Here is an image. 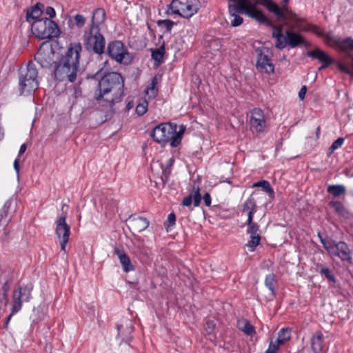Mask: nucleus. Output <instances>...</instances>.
<instances>
[{
    "mask_svg": "<svg viewBox=\"0 0 353 353\" xmlns=\"http://www.w3.org/2000/svg\"><path fill=\"white\" fill-rule=\"evenodd\" d=\"M257 205L252 196L249 197L243 205V212L248 213V219L253 220V214L256 212Z\"/></svg>",
    "mask_w": 353,
    "mask_h": 353,
    "instance_id": "obj_27",
    "label": "nucleus"
},
{
    "mask_svg": "<svg viewBox=\"0 0 353 353\" xmlns=\"http://www.w3.org/2000/svg\"><path fill=\"white\" fill-rule=\"evenodd\" d=\"M161 23L163 24H164L165 28L168 30H170L172 28V26H174V22L169 20V19H166V20H163L161 21Z\"/></svg>",
    "mask_w": 353,
    "mask_h": 353,
    "instance_id": "obj_50",
    "label": "nucleus"
},
{
    "mask_svg": "<svg viewBox=\"0 0 353 353\" xmlns=\"http://www.w3.org/2000/svg\"><path fill=\"white\" fill-rule=\"evenodd\" d=\"M14 314H12V312L11 311V314L8 316L7 320L5 323V328H6V329L8 328V323Z\"/></svg>",
    "mask_w": 353,
    "mask_h": 353,
    "instance_id": "obj_57",
    "label": "nucleus"
},
{
    "mask_svg": "<svg viewBox=\"0 0 353 353\" xmlns=\"http://www.w3.org/2000/svg\"><path fill=\"white\" fill-rule=\"evenodd\" d=\"M74 97L77 99L79 97H81V89L79 88V87H74V94H73Z\"/></svg>",
    "mask_w": 353,
    "mask_h": 353,
    "instance_id": "obj_54",
    "label": "nucleus"
},
{
    "mask_svg": "<svg viewBox=\"0 0 353 353\" xmlns=\"http://www.w3.org/2000/svg\"><path fill=\"white\" fill-rule=\"evenodd\" d=\"M177 126L170 123H163L155 127L152 131L150 136L157 143L162 145L170 142L172 148L177 147L182 139L185 128L181 127L176 131Z\"/></svg>",
    "mask_w": 353,
    "mask_h": 353,
    "instance_id": "obj_4",
    "label": "nucleus"
},
{
    "mask_svg": "<svg viewBox=\"0 0 353 353\" xmlns=\"http://www.w3.org/2000/svg\"><path fill=\"white\" fill-rule=\"evenodd\" d=\"M173 163H174V159H170L169 165H167L163 170L162 176H161V181H163V183H165L169 178V176L171 173V166L172 165Z\"/></svg>",
    "mask_w": 353,
    "mask_h": 353,
    "instance_id": "obj_39",
    "label": "nucleus"
},
{
    "mask_svg": "<svg viewBox=\"0 0 353 353\" xmlns=\"http://www.w3.org/2000/svg\"><path fill=\"white\" fill-rule=\"evenodd\" d=\"M14 168L17 173V174L19 172V157H17L14 161Z\"/></svg>",
    "mask_w": 353,
    "mask_h": 353,
    "instance_id": "obj_55",
    "label": "nucleus"
},
{
    "mask_svg": "<svg viewBox=\"0 0 353 353\" xmlns=\"http://www.w3.org/2000/svg\"><path fill=\"white\" fill-rule=\"evenodd\" d=\"M44 6L41 3H37L34 6L28 10L26 12V21L31 24L34 20L40 19L39 17L43 12Z\"/></svg>",
    "mask_w": 353,
    "mask_h": 353,
    "instance_id": "obj_23",
    "label": "nucleus"
},
{
    "mask_svg": "<svg viewBox=\"0 0 353 353\" xmlns=\"http://www.w3.org/2000/svg\"><path fill=\"white\" fill-rule=\"evenodd\" d=\"M206 325H207V330L209 332L212 331L215 327V323H214L213 321H210V320L207 321Z\"/></svg>",
    "mask_w": 353,
    "mask_h": 353,
    "instance_id": "obj_53",
    "label": "nucleus"
},
{
    "mask_svg": "<svg viewBox=\"0 0 353 353\" xmlns=\"http://www.w3.org/2000/svg\"><path fill=\"white\" fill-rule=\"evenodd\" d=\"M338 68L341 71H342L347 74H350L351 76H353V71L350 68H349L347 65H345V64L339 63Z\"/></svg>",
    "mask_w": 353,
    "mask_h": 353,
    "instance_id": "obj_47",
    "label": "nucleus"
},
{
    "mask_svg": "<svg viewBox=\"0 0 353 353\" xmlns=\"http://www.w3.org/2000/svg\"><path fill=\"white\" fill-rule=\"evenodd\" d=\"M268 25L272 28V37L276 39L275 47L278 49H283L286 46L294 48L299 45L304 43V38L300 33L294 32V30H302V20L299 23V27L295 28L296 26L295 22H290L286 24L289 29L283 33V26L272 25L269 21L266 22Z\"/></svg>",
    "mask_w": 353,
    "mask_h": 353,
    "instance_id": "obj_3",
    "label": "nucleus"
},
{
    "mask_svg": "<svg viewBox=\"0 0 353 353\" xmlns=\"http://www.w3.org/2000/svg\"><path fill=\"white\" fill-rule=\"evenodd\" d=\"M250 234V236H260L258 232H248Z\"/></svg>",
    "mask_w": 353,
    "mask_h": 353,
    "instance_id": "obj_59",
    "label": "nucleus"
},
{
    "mask_svg": "<svg viewBox=\"0 0 353 353\" xmlns=\"http://www.w3.org/2000/svg\"><path fill=\"white\" fill-rule=\"evenodd\" d=\"M230 2H232L233 4H231V3H229L228 6H238L240 4V2L241 0H228ZM243 5L244 6H247L248 5L249 3H254V2H251L250 1H248V0H243Z\"/></svg>",
    "mask_w": 353,
    "mask_h": 353,
    "instance_id": "obj_49",
    "label": "nucleus"
},
{
    "mask_svg": "<svg viewBox=\"0 0 353 353\" xmlns=\"http://www.w3.org/2000/svg\"><path fill=\"white\" fill-rule=\"evenodd\" d=\"M292 329L289 327L282 328L278 333L276 341L281 345H284L291 339Z\"/></svg>",
    "mask_w": 353,
    "mask_h": 353,
    "instance_id": "obj_32",
    "label": "nucleus"
},
{
    "mask_svg": "<svg viewBox=\"0 0 353 353\" xmlns=\"http://www.w3.org/2000/svg\"><path fill=\"white\" fill-rule=\"evenodd\" d=\"M213 43H214L216 46H218L220 43L219 40L216 39L213 41Z\"/></svg>",
    "mask_w": 353,
    "mask_h": 353,
    "instance_id": "obj_61",
    "label": "nucleus"
},
{
    "mask_svg": "<svg viewBox=\"0 0 353 353\" xmlns=\"http://www.w3.org/2000/svg\"><path fill=\"white\" fill-rule=\"evenodd\" d=\"M66 214L63 213L55 221V234L59 241L61 250L64 252L70 234V227L66 223Z\"/></svg>",
    "mask_w": 353,
    "mask_h": 353,
    "instance_id": "obj_13",
    "label": "nucleus"
},
{
    "mask_svg": "<svg viewBox=\"0 0 353 353\" xmlns=\"http://www.w3.org/2000/svg\"><path fill=\"white\" fill-rule=\"evenodd\" d=\"M82 46L79 42L70 43L54 70V77L59 81L74 82L79 72Z\"/></svg>",
    "mask_w": 353,
    "mask_h": 353,
    "instance_id": "obj_1",
    "label": "nucleus"
},
{
    "mask_svg": "<svg viewBox=\"0 0 353 353\" xmlns=\"http://www.w3.org/2000/svg\"><path fill=\"white\" fill-rule=\"evenodd\" d=\"M193 200L194 205L199 206L201 200V195L200 194V189L198 187L196 190L194 191V193L192 195L183 198L182 201V204L184 206H190Z\"/></svg>",
    "mask_w": 353,
    "mask_h": 353,
    "instance_id": "obj_29",
    "label": "nucleus"
},
{
    "mask_svg": "<svg viewBox=\"0 0 353 353\" xmlns=\"http://www.w3.org/2000/svg\"><path fill=\"white\" fill-rule=\"evenodd\" d=\"M31 291L32 288H30L26 287L22 288L20 286L14 290L12 295V305L11 309L12 314H16L21 310L22 307L23 297H24L25 301H30V300L32 299Z\"/></svg>",
    "mask_w": 353,
    "mask_h": 353,
    "instance_id": "obj_14",
    "label": "nucleus"
},
{
    "mask_svg": "<svg viewBox=\"0 0 353 353\" xmlns=\"http://www.w3.org/2000/svg\"><path fill=\"white\" fill-rule=\"evenodd\" d=\"M114 252L118 256L123 270L125 272H129L134 270V267L132 265L130 257L125 254L122 248L115 247Z\"/></svg>",
    "mask_w": 353,
    "mask_h": 353,
    "instance_id": "obj_20",
    "label": "nucleus"
},
{
    "mask_svg": "<svg viewBox=\"0 0 353 353\" xmlns=\"http://www.w3.org/2000/svg\"><path fill=\"white\" fill-rule=\"evenodd\" d=\"M9 205L6 203L3 208L0 210V222L7 217L8 214Z\"/></svg>",
    "mask_w": 353,
    "mask_h": 353,
    "instance_id": "obj_46",
    "label": "nucleus"
},
{
    "mask_svg": "<svg viewBox=\"0 0 353 353\" xmlns=\"http://www.w3.org/2000/svg\"><path fill=\"white\" fill-rule=\"evenodd\" d=\"M31 31L39 39L54 38L59 34L58 25L54 21L47 17L41 18L32 21Z\"/></svg>",
    "mask_w": 353,
    "mask_h": 353,
    "instance_id": "obj_7",
    "label": "nucleus"
},
{
    "mask_svg": "<svg viewBox=\"0 0 353 353\" xmlns=\"http://www.w3.org/2000/svg\"><path fill=\"white\" fill-rule=\"evenodd\" d=\"M161 80V77L155 75L152 79L150 85L147 88L145 92L150 99H154L158 93L157 85Z\"/></svg>",
    "mask_w": 353,
    "mask_h": 353,
    "instance_id": "obj_30",
    "label": "nucleus"
},
{
    "mask_svg": "<svg viewBox=\"0 0 353 353\" xmlns=\"http://www.w3.org/2000/svg\"><path fill=\"white\" fill-rule=\"evenodd\" d=\"M165 53L164 46H161L157 49L152 50V58L159 63H162L163 55Z\"/></svg>",
    "mask_w": 353,
    "mask_h": 353,
    "instance_id": "obj_35",
    "label": "nucleus"
},
{
    "mask_svg": "<svg viewBox=\"0 0 353 353\" xmlns=\"http://www.w3.org/2000/svg\"><path fill=\"white\" fill-rule=\"evenodd\" d=\"M26 149H27L26 144V143L22 144L20 147L17 157H19L22 154H23L26 152Z\"/></svg>",
    "mask_w": 353,
    "mask_h": 353,
    "instance_id": "obj_56",
    "label": "nucleus"
},
{
    "mask_svg": "<svg viewBox=\"0 0 353 353\" xmlns=\"http://www.w3.org/2000/svg\"><path fill=\"white\" fill-rule=\"evenodd\" d=\"M169 6L173 13L190 19L198 12L201 3L199 0H172Z\"/></svg>",
    "mask_w": 353,
    "mask_h": 353,
    "instance_id": "obj_9",
    "label": "nucleus"
},
{
    "mask_svg": "<svg viewBox=\"0 0 353 353\" xmlns=\"http://www.w3.org/2000/svg\"><path fill=\"white\" fill-rule=\"evenodd\" d=\"M325 39L327 41L333 42L342 51H353V39L351 37L341 40L339 39H336L330 34H326Z\"/></svg>",
    "mask_w": 353,
    "mask_h": 353,
    "instance_id": "obj_21",
    "label": "nucleus"
},
{
    "mask_svg": "<svg viewBox=\"0 0 353 353\" xmlns=\"http://www.w3.org/2000/svg\"><path fill=\"white\" fill-rule=\"evenodd\" d=\"M108 53L112 59L120 63L129 64L133 59L120 41L110 43L108 46Z\"/></svg>",
    "mask_w": 353,
    "mask_h": 353,
    "instance_id": "obj_11",
    "label": "nucleus"
},
{
    "mask_svg": "<svg viewBox=\"0 0 353 353\" xmlns=\"http://www.w3.org/2000/svg\"><path fill=\"white\" fill-rule=\"evenodd\" d=\"M281 345L276 340L274 341H272L265 353H276Z\"/></svg>",
    "mask_w": 353,
    "mask_h": 353,
    "instance_id": "obj_43",
    "label": "nucleus"
},
{
    "mask_svg": "<svg viewBox=\"0 0 353 353\" xmlns=\"http://www.w3.org/2000/svg\"><path fill=\"white\" fill-rule=\"evenodd\" d=\"M311 347L314 353H320L323 347V335L321 332H316L311 339Z\"/></svg>",
    "mask_w": 353,
    "mask_h": 353,
    "instance_id": "obj_26",
    "label": "nucleus"
},
{
    "mask_svg": "<svg viewBox=\"0 0 353 353\" xmlns=\"http://www.w3.org/2000/svg\"><path fill=\"white\" fill-rule=\"evenodd\" d=\"M203 201L206 206L211 205V196L209 193L206 192L203 196Z\"/></svg>",
    "mask_w": 353,
    "mask_h": 353,
    "instance_id": "obj_51",
    "label": "nucleus"
},
{
    "mask_svg": "<svg viewBox=\"0 0 353 353\" xmlns=\"http://www.w3.org/2000/svg\"><path fill=\"white\" fill-rule=\"evenodd\" d=\"M345 187L343 185H332L327 188L328 193L338 197L345 193Z\"/></svg>",
    "mask_w": 353,
    "mask_h": 353,
    "instance_id": "obj_34",
    "label": "nucleus"
},
{
    "mask_svg": "<svg viewBox=\"0 0 353 353\" xmlns=\"http://www.w3.org/2000/svg\"><path fill=\"white\" fill-rule=\"evenodd\" d=\"M54 53L52 50L40 49L35 54L34 59L42 68H48L54 63Z\"/></svg>",
    "mask_w": 353,
    "mask_h": 353,
    "instance_id": "obj_17",
    "label": "nucleus"
},
{
    "mask_svg": "<svg viewBox=\"0 0 353 353\" xmlns=\"http://www.w3.org/2000/svg\"><path fill=\"white\" fill-rule=\"evenodd\" d=\"M253 187H261L263 190L269 194L270 196L274 195V190L271 188L270 183L265 180H261L257 183H254Z\"/></svg>",
    "mask_w": 353,
    "mask_h": 353,
    "instance_id": "obj_36",
    "label": "nucleus"
},
{
    "mask_svg": "<svg viewBox=\"0 0 353 353\" xmlns=\"http://www.w3.org/2000/svg\"><path fill=\"white\" fill-rule=\"evenodd\" d=\"M129 228L132 232H141L149 226V221L141 216H131L129 219Z\"/></svg>",
    "mask_w": 353,
    "mask_h": 353,
    "instance_id": "obj_18",
    "label": "nucleus"
},
{
    "mask_svg": "<svg viewBox=\"0 0 353 353\" xmlns=\"http://www.w3.org/2000/svg\"><path fill=\"white\" fill-rule=\"evenodd\" d=\"M148 103L146 100L140 101L136 107V112L139 116L143 115L148 110Z\"/></svg>",
    "mask_w": 353,
    "mask_h": 353,
    "instance_id": "obj_38",
    "label": "nucleus"
},
{
    "mask_svg": "<svg viewBox=\"0 0 353 353\" xmlns=\"http://www.w3.org/2000/svg\"><path fill=\"white\" fill-rule=\"evenodd\" d=\"M175 221H176L175 215L174 214H170L168 215L166 222H165V223H164L167 231H168L169 227H172L174 225Z\"/></svg>",
    "mask_w": 353,
    "mask_h": 353,
    "instance_id": "obj_44",
    "label": "nucleus"
},
{
    "mask_svg": "<svg viewBox=\"0 0 353 353\" xmlns=\"http://www.w3.org/2000/svg\"><path fill=\"white\" fill-rule=\"evenodd\" d=\"M306 91H307V88H306V86L305 85H303L299 90V97L300 98L301 100H303L305 98V93H306Z\"/></svg>",
    "mask_w": 353,
    "mask_h": 353,
    "instance_id": "obj_52",
    "label": "nucleus"
},
{
    "mask_svg": "<svg viewBox=\"0 0 353 353\" xmlns=\"http://www.w3.org/2000/svg\"><path fill=\"white\" fill-rule=\"evenodd\" d=\"M3 292H5V290H7V291L8 290V287L7 285V283H5V284L3 286Z\"/></svg>",
    "mask_w": 353,
    "mask_h": 353,
    "instance_id": "obj_60",
    "label": "nucleus"
},
{
    "mask_svg": "<svg viewBox=\"0 0 353 353\" xmlns=\"http://www.w3.org/2000/svg\"><path fill=\"white\" fill-rule=\"evenodd\" d=\"M257 60L256 67L258 71L266 74H272L274 71V65L272 60V53L268 48L262 47L256 49Z\"/></svg>",
    "mask_w": 353,
    "mask_h": 353,
    "instance_id": "obj_12",
    "label": "nucleus"
},
{
    "mask_svg": "<svg viewBox=\"0 0 353 353\" xmlns=\"http://www.w3.org/2000/svg\"><path fill=\"white\" fill-rule=\"evenodd\" d=\"M305 54L307 57L316 59L320 62L323 63V65L320 67L319 70L328 66L332 62V60L328 54L319 48H315L314 50L308 51Z\"/></svg>",
    "mask_w": 353,
    "mask_h": 353,
    "instance_id": "obj_19",
    "label": "nucleus"
},
{
    "mask_svg": "<svg viewBox=\"0 0 353 353\" xmlns=\"http://www.w3.org/2000/svg\"><path fill=\"white\" fill-rule=\"evenodd\" d=\"M46 14L49 16L50 18H54L56 16V12L52 7L48 6L45 10Z\"/></svg>",
    "mask_w": 353,
    "mask_h": 353,
    "instance_id": "obj_48",
    "label": "nucleus"
},
{
    "mask_svg": "<svg viewBox=\"0 0 353 353\" xmlns=\"http://www.w3.org/2000/svg\"><path fill=\"white\" fill-rule=\"evenodd\" d=\"M250 128L256 132H263L266 126L263 112L260 108H254L251 112Z\"/></svg>",
    "mask_w": 353,
    "mask_h": 353,
    "instance_id": "obj_16",
    "label": "nucleus"
},
{
    "mask_svg": "<svg viewBox=\"0 0 353 353\" xmlns=\"http://www.w3.org/2000/svg\"><path fill=\"white\" fill-rule=\"evenodd\" d=\"M258 5L265 6L268 10L273 12L278 21H283L285 24L290 22H295L296 27H299L301 19L293 12L288 6L289 0H283L281 3V8L271 0H256Z\"/></svg>",
    "mask_w": 353,
    "mask_h": 353,
    "instance_id": "obj_6",
    "label": "nucleus"
},
{
    "mask_svg": "<svg viewBox=\"0 0 353 353\" xmlns=\"http://www.w3.org/2000/svg\"><path fill=\"white\" fill-rule=\"evenodd\" d=\"M317 268H319V272L324 276L328 281L336 283V277L329 268L323 266L322 264H318Z\"/></svg>",
    "mask_w": 353,
    "mask_h": 353,
    "instance_id": "obj_33",
    "label": "nucleus"
},
{
    "mask_svg": "<svg viewBox=\"0 0 353 353\" xmlns=\"http://www.w3.org/2000/svg\"><path fill=\"white\" fill-rule=\"evenodd\" d=\"M329 205L334 209V212L339 216L345 219H349L350 215V212L341 202L338 201H332L330 202Z\"/></svg>",
    "mask_w": 353,
    "mask_h": 353,
    "instance_id": "obj_28",
    "label": "nucleus"
},
{
    "mask_svg": "<svg viewBox=\"0 0 353 353\" xmlns=\"http://www.w3.org/2000/svg\"><path fill=\"white\" fill-rule=\"evenodd\" d=\"M248 232H258L259 230V226L256 223H253L252 220L250 222V219H248Z\"/></svg>",
    "mask_w": 353,
    "mask_h": 353,
    "instance_id": "obj_45",
    "label": "nucleus"
},
{
    "mask_svg": "<svg viewBox=\"0 0 353 353\" xmlns=\"http://www.w3.org/2000/svg\"><path fill=\"white\" fill-rule=\"evenodd\" d=\"M105 19V12L103 8H99L94 10L92 17V23L90 28L99 30V25L101 24Z\"/></svg>",
    "mask_w": 353,
    "mask_h": 353,
    "instance_id": "obj_25",
    "label": "nucleus"
},
{
    "mask_svg": "<svg viewBox=\"0 0 353 353\" xmlns=\"http://www.w3.org/2000/svg\"><path fill=\"white\" fill-rule=\"evenodd\" d=\"M250 239L246 244V246L249 248L250 252H253L255 248L260 244L261 242V236H250Z\"/></svg>",
    "mask_w": 353,
    "mask_h": 353,
    "instance_id": "obj_37",
    "label": "nucleus"
},
{
    "mask_svg": "<svg viewBox=\"0 0 353 353\" xmlns=\"http://www.w3.org/2000/svg\"><path fill=\"white\" fill-rule=\"evenodd\" d=\"M75 25L77 28H81L84 26L86 19L81 14H77L74 17Z\"/></svg>",
    "mask_w": 353,
    "mask_h": 353,
    "instance_id": "obj_42",
    "label": "nucleus"
},
{
    "mask_svg": "<svg viewBox=\"0 0 353 353\" xmlns=\"http://www.w3.org/2000/svg\"><path fill=\"white\" fill-rule=\"evenodd\" d=\"M320 131V127L319 126L316 129V134H318Z\"/></svg>",
    "mask_w": 353,
    "mask_h": 353,
    "instance_id": "obj_63",
    "label": "nucleus"
},
{
    "mask_svg": "<svg viewBox=\"0 0 353 353\" xmlns=\"http://www.w3.org/2000/svg\"><path fill=\"white\" fill-rule=\"evenodd\" d=\"M84 37L85 45L88 49H92L99 54L103 52L105 41L99 30L89 28L88 31H85Z\"/></svg>",
    "mask_w": 353,
    "mask_h": 353,
    "instance_id": "obj_10",
    "label": "nucleus"
},
{
    "mask_svg": "<svg viewBox=\"0 0 353 353\" xmlns=\"http://www.w3.org/2000/svg\"><path fill=\"white\" fill-rule=\"evenodd\" d=\"M118 335L122 338V340L125 342H128L130 340V334L134 330V325L130 320H127L125 325L121 324L117 326Z\"/></svg>",
    "mask_w": 353,
    "mask_h": 353,
    "instance_id": "obj_22",
    "label": "nucleus"
},
{
    "mask_svg": "<svg viewBox=\"0 0 353 353\" xmlns=\"http://www.w3.org/2000/svg\"><path fill=\"white\" fill-rule=\"evenodd\" d=\"M314 29H316V30H319V28L317 27H314Z\"/></svg>",
    "mask_w": 353,
    "mask_h": 353,
    "instance_id": "obj_64",
    "label": "nucleus"
},
{
    "mask_svg": "<svg viewBox=\"0 0 353 353\" xmlns=\"http://www.w3.org/2000/svg\"><path fill=\"white\" fill-rule=\"evenodd\" d=\"M6 295H7V290H5V292H3V296L4 298H6Z\"/></svg>",
    "mask_w": 353,
    "mask_h": 353,
    "instance_id": "obj_62",
    "label": "nucleus"
},
{
    "mask_svg": "<svg viewBox=\"0 0 353 353\" xmlns=\"http://www.w3.org/2000/svg\"><path fill=\"white\" fill-rule=\"evenodd\" d=\"M330 255L332 258L338 257L342 261L352 263V252L344 241L335 242Z\"/></svg>",
    "mask_w": 353,
    "mask_h": 353,
    "instance_id": "obj_15",
    "label": "nucleus"
},
{
    "mask_svg": "<svg viewBox=\"0 0 353 353\" xmlns=\"http://www.w3.org/2000/svg\"><path fill=\"white\" fill-rule=\"evenodd\" d=\"M319 236L321 240V243L323 244L324 248L330 254L333 248L335 241H330L325 239H323L319 234Z\"/></svg>",
    "mask_w": 353,
    "mask_h": 353,
    "instance_id": "obj_41",
    "label": "nucleus"
},
{
    "mask_svg": "<svg viewBox=\"0 0 353 353\" xmlns=\"http://www.w3.org/2000/svg\"><path fill=\"white\" fill-rule=\"evenodd\" d=\"M236 326L239 330L249 336H253L256 334L255 327L246 319H238Z\"/></svg>",
    "mask_w": 353,
    "mask_h": 353,
    "instance_id": "obj_24",
    "label": "nucleus"
},
{
    "mask_svg": "<svg viewBox=\"0 0 353 353\" xmlns=\"http://www.w3.org/2000/svg\"><path fill=\"white\" fill-rule=\"evenodd\" d=\"M38 72L34 64L30 61L25 68L19 70V88L21 94H30L38 88Z\"/></svg>",
    "mask_w": 353,
    "mask_h": 353,
    "instance_id": "obj_8",
    "label": "nucleus"
},
{
    "mask_svg": "<svg viewBox=\"0 0 353 353\" xmlns=\"http://www.w3.org/2000/svg\"><path fill=\"white\" fill-rule=\"evenodd\" d=\"M343 142L344 138L343 137H339L336 141H334L329 149V155L332 154L335 150L341 147Z\"/></svg>",
    "mask_w": 353,
    "mask_h": 353,
    "instance_id": "obj_40",
    "label": "nucleus"
},
{
    "mask_svg": "<svg viewBox=\"0 0 353 353\" xmlns=\"http://www.w3.org/2000/svg\"><path fill=\"white\" fill-rule=\"evenodd\" d=\"M132 107H133L132 102V101L128 102L127 105H126L127 110H130V109L132 108Z\"/></svg>",
    "mask_w": 353,
    "mask_h": 353,
    "instance_id": "obj_58",
    "label": "nucleus"
},
{
    "mask_svg": "<svg viewBox=\"0 0 353 353\" xmlns=\"http://www.w3.org/2000/svg\"><path fill=\"white\" fill-rule=\"evenodd\" d=\"M265 285L270 291L271 295L274 296L276 294V289L278 285V281L276 275L273 273L268 274L265 279Z\"/></svg>",
    "mask_w": 353,
    "mask_h": 353,
    "instance_id": "obj_31",
    "label": "nucleus"
},
{
    "mask_svg": "<svg viewBox=\"0 0 353 353\" xmlns=\"http://www.w3.org/2000/svg\"><path fill=\"white\" fill-rule=\"evenodd\" d=\"M243 2V0H241L239 6H228V12L232 18L230 20L231 26L237 27L243 23V19L239 16L240 13H244L259 22L266 23L268 21V17L256 8L258 5L256 0H255L254 3H249L247 6H244Z\"/></svg>",
    "mask_w": 353,
    "mask_h": 353,
    "instance_id": "obj_5",
    "label": "nucleus"
},
{
    "mask_svg": "<svg viewBox=\"0 0 353 353\" xmlns=\"http://www.w3.org/2000/svg\"><path fill=\"white\" fill-rule=\"evenodd\" d=\"M98 87L99 93L96 95V100L108 102L110 108L124 94V80L118 72L104 75L99 81Z\"/></svg>",
    "mask_w": 353,
    "mask_h": 353,
    "instance_id": "obj_2",
    "label": "nucleus"
}]
</instances>
